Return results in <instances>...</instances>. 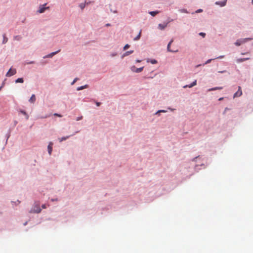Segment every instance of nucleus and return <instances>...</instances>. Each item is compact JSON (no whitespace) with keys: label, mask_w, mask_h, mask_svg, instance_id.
<instances>
[{"label":"nucleus","mask_w":253,"mask_h":253,"mask_svg":"<svg viewBox=\"0 0 253 253\" xmlns=\"http://www.w3.org/2000/svg\"><path fill=\"white\" fill-rule=\"evenodd\" d=\"M34 211L36 213H40L41 211V209L39 207H38L36 210H34Z\"/></svg>","instance_id":"nucleus-22"},{"label":"nucleus","mask_w":253,"mask_h":253,"mask_svg":"<svg viewBox=\"0 0 253 253\" xmlns=\"http://www.w3.org/2000/svg\"><path fill=\"white\" fill-rule=\"evenodd\" d=\"M82 118H83L82 116L81 117H79V118H77V121H79V120H81L82 119Z\"/></svg>","instance_id":"nucleus-39"},{"label":"nucleus","mask_w":253,"mask_h":253,"mask_svg":"<svg viewBox=\"0 0 253 253\" xmlns=\"http://www.w3.org/2000/svg\"><path fill=\"white\" fill-rule=\"evenodd\" d=\"M179 11L181 12V13H188V12L187 11V10L185 9H180L179 10Z\"/></svg>","instance_id":"nucleus-24"},{"label":"nucleus","mask_w":253,"mask_h":253,"mask_svg":"<svg viewBox=\"0 0 253 253\" xmlns=\"http://www.w3.org/2000/svg\"><path fill=\"white\" fill-rule=\"evenodd\" d=\"M143 68L144 67H143L137 68L135 67V66H133L131 67V70L133 72L140 73L143 71Z\"/></svg>","instance_id":"nucleus-1"},{"label":"nucleus","mask_w":253,"mask_h":253,"mask_svg":"<svg viewBox=\"0 0 253 253\" xmlns=\"http://www.w3.org/2000/svg\"><path fill=\"white\" fill-rule=\"evenodd\" d=\"M173 40H171L169 42V43L168 45V47H167V48H168V50L169 52H177V50H176V51H172L170 49V44L172 43V42H173Z\"/></svg>","instance_id":"nucleus-10"},{"label":"nucleus","mask_w":253,"mask_h":253,"mask_svg":"<svg viewBox=\"0 0 253 253\" xmlns=\"http://www.w3.org/2000/svg\"><path fill=\"white\" fill-rule=\"evenodd\" d=\"M227 2V0H224L222 1H216L215 2V4L219 5L220 6H224L226 5Z\"/></svg>","instance_id":"nucleus-6"},{"label":"nucleus","mask_w":253,"mask_h":253,"mask_svg":"<svg viewBox=\"0 0 253 253\" xmlns=\"http://www.w3.org/2000/svg\"><path fill=\"white\" fill-rule=\"evenodd\" d=\"M24 82L23 78H18L15 81L16 83H23Z\"/></svg>","instance_id":"nucleus-18"},{"label":"nucleus","mask_w":253,"mask_h":253,"mask_svg":"<svg viewBox=\"0 0 253 253\" xmlns=\"http://www.w3.org/2000/svg\"><path fill=\"white\" fill-rule=\"evenodd\" d=\"M87 87H88V85L85 84L84 85L81 86H80V87H78L77 88V90H81L84 89V88H87Z\"/></svg>","instance_id":"nucleus-15"},{"label":"nucleus","mask_w":253,"mask_h":253,"mask_svg":"<svg viewBox=\"0 0 253 253\" xmlns=\"http://www.w3.org/2000/svg\"><path fill=\"white\" fill-rule=\"evenodd\" d=\"M60 51V50L59 49L57 51L52 52V53H50L49 54L47 55L46 56V57H52L53 55H54L56 53H58Z\"/></svg>","instance_id":"nucleus-12"},{"label":"nucleus","mask_w":253,"mask_h":253,"mask_svg":"<svg viewBox=\"0 0 253 253\" xmlns=\"http://www.w3.org/2000/svg\"><path fill=\"white\" fill-rule=\"evenodd\" d=\"M203 11V10L202 9H198L196 12V13H199V12H202Z\"/></svg>","instance_id":"nucleus-33"},{"label":"nucleus","mask_w":253,"mask_h":253,"mask_svg":"<svg viewBox=\"0 0 253 253\" xmlns=\"http://www.w3.org/2000/svg\"><path fill=\"white\" fill-rule=\"evenodd\" d=\"M20 112H21V113H22L23 115H24L26 116V119H27V120H28V119H29V116H28V114L26 113V112H25V111H23V110H21V111H20Z\"/></svg>","instance_id":"nucleus-20"},{"label":"nucleus","mask_w":253,"mask_h":253,"mask_svg":"<svg viewBox=\"0 0 253 253\" xmlns=\"http://www.w3.org/2000/svg\"><path fill=\"white\" fill-rule=\"evenodd\" d=\"M96 104L97 106H99L100 105L101 103L100 102H96Z\"/></svg>","instance_id":"nucleus-37"},{"label":"nucleus","mask_w":253,"mask_h":253,"mask_svg":"<svg viewBox=\"0 0 253 253\" xmlns=\"http://www.w3.org/2000/svg\"><path fill=\"white\" fill-rule=\"evenodd\" d=\"M46 4L45 3L43 5H40V7H39V9L38 10V12L40 13H43L44 12V11L46 10V9H49V7H44V6L46 5Z\"/></svg>","instance_id":"nucleus-3"},{"label":"nucleus","mask_w":253,"mask_h":253,"mask_svg":"<svg viewBox=\"0 0 253 253\" xmlns=\"http://www.w3.org/2000/svg\"><path fill=\"white\" fill-rule=\"evenodd\" d=\"M242 95V91L241 86H238V91L234 94L233 97L235 98L237 97L241 96Z\"/></svg>","instance_id":"nucleus-5"},{"label":"nucleus","mask_w":253,"mask_h":253,"mask_svg":"<svg viewBox=\"0 0 253 253\" xmlns=\"http://www.w3.org/2000/svg\"><path fill=\"white\" fill-rule=\"evenodd\" d=\"M129 45L128 44H126L125 45V46L124 47V50H126L129 47Z\"/></svg>","instance_id":"nucleus-25"},{"label":"nucleus","mask_w":253,"mask_h":253,"mask_svg":"<svg viewBox=\"0 0 253 253\" xmlns=\"http://www.w3.org/2000/svg\"><path fill=\"white\" fill-rule=\"evenodd\" d=\"M78 80V78H75L74 81H73V82L71 84H74Z\"/></svg>","instance_id":"nucleus-28"},{"label":"nucleus","mask_w":253,"mask_h":253,"mask_svg":"<svg viewBox=\"0 0 253 253\" xmlns=\"http://www.w3.org/2000/svg\"><path fill=\"white\" fill-rule=\"evenodd\" d=\"M1 87H0V90L1 89Z\"/></svg>","instance_id":"nucleus-46"},{"label":"nucleus","mask_w":253,"mask_h":253,"mask_svg":"<svg viewBox=\"0 0 253 253\" xmlns=\"http://www.w3.org/2000/svg\"><path fill=\"white\" fill-rule=\"evenodd\" d=\"M141 61V60H138V59H137V60H136V62H137V63H139V62H140Z\"/></svg>","instance_id":"nucleus-40"},{"label":"nucleus","mask_w":253,"mask_h":253,"mask_svg":"<svg viewBox=\"0 0 253 253\" xmlns=\"http://www.w3.org/2000/svg\"><path fill=\"white\" fill-rule=\"evenodd\" d=\"M225 71H221V72H219L220 73H224L225 72Z\"/></svg>","instance_id":"nucleus-44"},{"label":"nucleus","mask_w":253,"mask_h":253,"mask_svg":"<svg viewBox=\"0 0 253 253\" xmlns=\"http://www.w3.org/2000/svg\"><path fill=\"white\" fill-rule=\"evenodd\" d=\"M85 6V3H82L80 4V7L82 9H83Z\"/></svg>","instance_id":"nucleus-23"},{"label":"nucleus","mask_w":253,"mask_h":253,"mask_svg":"<svg viewBox=\"0 0 253 253\" xmlns=\"http://www.w3.org/2000/svg\"><path fill=\"white\" fill-rule=\"evenodd\" d=\"M36 101V97L34 94L32 95L31 98L29 99V101L32 103L35 102Z\"/></svg>","instance_id":"nucleus-13"},{"label":"nucleus","mask_w":253,"mask_h":253,"mask_svg":"<svg viewBox=\"0 0 253 253\" xmlns=\"http://www.w3.org/2000/svg\"><path fill=\"white\" fill-rule=\"evenodd\" d=\"M223 99V97H221V98H220L218 100H219V101H220V100H222Z\"/></svg>","instance_id":"nucleus-41"},{"label":"nucleus","mask_w":253,"mask_h":253,"mask_svg":"<svg viewBox=\"0 0 253 253\" xmlns=\"http://www.w3.org/2000/svg\"><path fill=\"white\" fill-rule=\"evenodd\" d=\"M223 57V56H219V57H217V58H222Z\"/></svg>","instance_id":"nucleus-42"},{"label":"nucleus","mask_w":253,"mask_h":253,"mask_svg":"<svg viewBox=\"0 0 253 253\" xmlns=\"http://www.w3.org/2000/svg\"><path fill=\"white\" fill-rule=\"evenodd\" d=\"M151 63L152 64H156V63H157V61L156 60H155V59H153V60H152L151 61Z\"/></svg>","instance_id":"nucleus-29"},{"label":"nucleus","mask_w":253,"mask_h":253,"mask_svg":"<svg viewBox=\"0 0 253 253\" xmlns=\"http://www.w3.org/2000/svg\"><path fill=\"white\" fill-rule=\"evenodd\" d=\"M141 34V30L140 31L138 35L134 39V41H138L140 39Z\"/></svg>","instance_id":"nucleus-16"},{"label":"nucleus","mask_w":253,"mask_h":253,"mask_svg":"<svg viewBox=\"0 0 253 253\" xmlns=\"http://www.w3.org/2000/svg\"><path fill=\"white\" fill-rule=\"evenodd\" d=\"M133 52V50H130L126 52L122 56V58H123L124 57L128 56L130 55V54L132 53Z\"/></svg>","instance_id":"nucleus-9"},{"label":"nucleus","mask_w":253,"mask_h":253,"mask_svg":"<svg viewBox=\"0 0 253 253\" xmlns=\"http://www.w3.org/2000/svg\"><path fill=\"white\" fill-rule=\"evenodd\" d=\"M54 115L56 116L59 117H62V116L60 114H57V113H55L54 114Z\"/></svg>","instance_id":"nucleus-34"},{"label":"nucleus","mask_w":253,"mask_h":253,"mask_svg":"<svg viewBox=\"0 0 253 253\" xmlns=\"http://www.w3.org/2000/svg\"><path fill=\"white\" fill-rule=\"evenodd\" d=\"M249 59H250V58H240V59H238L237 60V62L241 63V62H244L245 61H246V60H249Z\"/></svg>","instance_id":"nucleus-11"},{"label":"nucleus","mask_w":253,"mask_h":253,"mask_svg":"<svg viewBox=\"0 0 253 253\" xmlns=\"http://www.w3.org/2000/svg\"><path fill=\"white\" fill-rule=\"evenodd\" d=\"M16 73V71L15 69L10 68L8 72L6 73V76L7 77H10L15 75Z\"/></svg>","instance_id":"nucleus-2"},{"label":"nucleus","mask_w":253,"mask_h":253,"mask_svg":"<svg viewBox=\"0 0 253 253\" xmlns=\"http://www.w3.org/2000/svg\"><path fill=\"white\" fill-rule=\"evenodd\" d=\"M69 137V136H66V137H61L60 138H59V140L60 142H62L63 141H64V140H66Z\"/></svg>","instance_id":"nucleus-19"},{"label":"nucleus","mask_w":253,"mask_h":253,"mask_svg":"<svg viewBox=\"0 0 253 253\" xmlns=\"http://www.w3.org/2000/svg\"><path fill=\"white\" fill-rule=\"evenodd\" d=\"M116 55V54H113L112 56H115Z\"/></svg>","instance_id":"nucleus-43"},{"label":"nucleus","mask_w":253,"mask_h":253,"mask_svg":"<svg viewBox=\"0 0 253 253\" xmlns=\"http://www.w3.org/2000/svg\"><path fill=\"white\" fill-rule=\"evenodd\" d=\"M52 145L53 143L52 142H50L47 147L48 152L50 155H51L52 150Z\"/></svg>","instance_id":"nucleus-7"},{"label":"nucleus","mask_w":253,"mask_h":253,"mask_svg":"<svg viewBox=\"0 0 253 253\" xmlns=\"http://www.w3.org/2000/svg\"><path fill=\"white\" fill-rule=\"evenodd\" d=\"M252 40V39H244L243 40H238L235 43V45L237 46L240 45L242 43L246 42L247 40Z\"/></svg>","instance_id":"nucleus-4"},{"label":"nucleus","mask_w":253,"mask_h":253,"mask_svg":"<svg viewBox=\"0 0 253 253\" xmlns=\"http://www.w3.org/2000/svg\"><path fill=\"white\" fill-rule=\"evenodd\" d=\"M222 88H223V87H221V86L215 87H213V88H211L209 89V91H212V90H220V89H222Z\"/></svg>","instance_id":"nucleus-14"},{"label":"nucleus","mask_w":253,"mask_h":253,"mask_svg":"<svg viewBox=\"0 0 253 253\" xmlns=\"http://www.w3.org/2000/svg\"><path fill=\"white\" fill-rule=\"evenodd\" d=\"M191 84L193 85V86L196 85L197 84V81L195 80V81H194L192 83H191Z\"/></svg>","instance_id":"nucleus-31"},{"label":"nucleus","mask_w":253,"mask_h":253,"mask_svg":"<svg viewBox=\"0 0 253 253\" xmlns=\"http://www.w3.org/2000/svg\"><path fill=\"white\" fill-rule=\"evenodd\" d=\"M21 39V37L19 36H17L14 37V39L16 40H20Z\"/></svg>","instance_id":"nucleus-27"},{"label":"nucleus","mask_w":253,"mask_h":253,"mask_svg":"<svg viewBox=\"0 0 253 253\" xmlns=\"http://www.w3.org/2000/svg\"><path fill=\"white\" fill-rule=\"evenodd\" d=\"M42 208L43 209H45V208H46V205H45V204L42 205Z\"/></svg>","instance_id":"nucleus-38"},{"label":"nucleus","mask_w":253,"mask_h":253,"mask_svg":"<svg viewBox=\"0 0 253 253\" xmlns=\"http://www.w3.org/2000/svg\"><path fill=\"white\" fill-rule=\"evenodd\" d=\"M229 110V109L228 108H227V107L225 108V110H224V112H223V114H225V113H226V111Z\"/></svg>","instance_id":"nucleus-35"},{"label":"nucleus","mask_w":253,"mask_h":253,"mask_svg":"<svg viewBox=\"0 0 253 253\" xmlns=\"http://www.w3.org/2000/svg\"><path fill=\"white\" fill-rule=\"evenodd\" d=\"M159 13V11H150L149 14H151L153 16H155L156 14Z\"/></svg>","instance_id":"nucleus-17"},{"label":"nucleus","mask_w":253,"mask_h":253,"mask_svg":"<svg viewBox=\"0 0 253 253\" xmlns=\"http://www.w3.org/2000/svg\"><path fill=\"white\" fill-rule=\"evenodd\" d=\"M160 112H166V111L164 110H159L157 112L156 114H158Z\"/></svg>","instance_id":"nucleus-30"},{"label":"nucleus","mask_w":253,"mask_h":253,"mask_svg":"<svg viewBox=\"0 0 253 253\" xmlns=\"http://www.w3.org/2000/svg\"><path fill=\"white\" fill-rule=\"evenodd\" d=\"M252 3H253V0H252Z\"/></svg>","instance_id":"nucleus-45"},{"label":"nucleus","mask_w":253,"mask_h":253,"mask_svg":"<svg viewBox=\"0 0 253 253\" xmlns=\"http://www.w3.org/2000/svg\"><path fill=\"white\" fill-rule=\"evenodd\" d=\"M193 85L191 84H189V85H186L185 86H183L184 88H186V87H189V88H191L192 87H193Z\"/></svg>","instance_id":"nucleus-26"},{"label":"nucleus","mask_w":253,"mask_h":253,"mask_svg":"<svg viewBox=\"0 0 253 253\" xmlns=\"http://www.w3.org/2000/svg\"><path fill=\"white\" fill-rule=\"evenodd\" d=\"M3 42H3V43H6V42H7L8 39H7V38L5 37V34H4V35H3Z\"/></svg>","instance_id":"nucleus-21"},{"label":"nucleus","mask_w":253,"mask_h":253,"mask_svg":"<svg viewBox=\"0 0 253 253\" xmlns=\"http://www.w3.org/2000/svg\"><path fill=\"white\" fill-rule=\"evenodd\" d=\"M211 60H212L211 59H209L208 60H207V61H206V64H208V63H210V62H211Z\"/></svg>","instance_id":"nucleus-36"},{"label":"nucleus","mask_w":253,"mask_h":253,"mask_svg":"<svg viewBox=\"0 0 253 253\" xmlns=\"http://www.w3.org/2000/svg\"><path fill=\"white\" fill-rule=\"evenodd\" d=\"M167 26V23L159 24L158 27L160 30H164Z\"/></svg>","instance_id":"nucleus-8"},{"label":"nucleus","mask_w":253,"mask_h":253,"mask_svg":"<svg viewBox=\"0 0 253 253\" xmlns=\"http://www.w3.org/2000/svg\"><path fill=\"white\" fill-rule=\"evenodd\" d=\"M199 35H201V36H202V37H205V35H206V34H205V33H202V32H201V33H200L199 34Z\"/></svg>","instance_id":"nucleus-32"}]
</instances>
